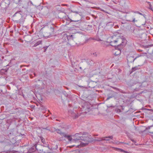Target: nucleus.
Returning <instances> with one entry per match:
<instances>
[{
  "label": "nucleus",
  "instance_id": "nucleus-1",
  "mask_svg": "<svg viewBox=\"0 0 153 153\" xmlns=\"http://www.w3.org/2000/svg\"><path fill=\"white\" fill-rule=\"evenodd\" d=\"M125 16L127 21L133 23L137 22L138 20V16L135 14V11H132L131 12H126Z\"/></svg>",
  "mask_w": 153,
  "mask_h": 153
},
{
  "label": "nucleus",
  "instance_id": "nucleus-2",
  "mask_svg": "<svg viewBox=\"0 0 153 153\" xmlns=\"http://www.w3.org/2000/svg\"><path fill=\"white\" fill-rule=\"evenodd\" d=\"M86 135L85 134L80 132L79 133H76L74 135L72 136L73 137H71L72 136L69 135L71 139H68L70 143H76L78 142H81L82 136Z\"/></svg>",
  "mask_w": 153,
  "mask_h": 153
},
{
  "label": "nucleus",
  "instance_id": "nucleus-3",
  "mask_svg": "<svg viewBox=\"0 0 153 153\" xmlns=\"http://www.w3.org/2000/svg\"><path fill=\"white\" fill-rule=\"evenodd\" d=\"M83 133L85 134L84 135H82V138L80 146L82 147H84L88 145L89 142L91 141V139L88 137V133L85 132H84Z\"/></svg>",
  "mask_w": 153,
  "mask_h": 153
},
{
  "label": "nucleus",
  "instance_id": "nucleus-4",
  "mask_svg": "<svg viewBox=\"0 0 153 153\" xmlns=\"http://www.w3.org/2000/svg\"><path fill=\"white\" fill-rule=\"evenodd\" d=\"M116 36H112L110 38L111 39V41L109 42L110 45L115 47H118L121 46L122 45L121 43H118L119 40H121L120 39H116Z\"/></svg>",
  "mask_w": 153,
  "mask_h": 153
},
{
  "label": "nucleus",
  "instance_id": "nucleus-5",
  "mask_svg": "<svg viewBox=\"0 0 153 153\" xmlns=\"http://www.w3.org/2000/svg\"><path fill=\"white\" fill-rule=\"evenodd\" d=\"M49 25H51V26H50L46 27L45 30L44 32L43 36L45 37H49L53 32L55 25H52L51 23H49Z\"/></svg>",
  "mask_w": 153,
  "mask_h": 153
},
{
  "label": "nucleus",
  "instance_id": "nucleus-6",
  "mask_svg": "<svg viewBox=\"0 0 153 153\" xmlns=\"http://www.w3.org/2000/svg\"><path fill=\"white\" fill-rule=\"evenodd\" d=\"M50 148L49 146L48 147L43 146V148L42 149H40L39 147V152L40 153H50Z\"/></svg>",
  "mask_w": 153,
  "mask_h": 153
},
{
  "label": "nucleus",
  "instance_id": "nucleus-7",
  "mask_svg": "<svg viewBox=\"0 0 153 153\" xmlns=\"http://www.w3.org/2000/svg\"><path fill=\"white\" fill-rule=\"evenodd\" d=\"M68 113L69 115L72 117L74 119L78 118L79 115L77 114V112L76 111H72L70 110L68 111Z\"/></svg>",
  "mask_w": 153,
  "mask_h": 153
},
{
  "label": "nucleus",
  "instance_id": "nucleus-8",
  "mask_svg": "<svg viewBox=\"0 0 153 153\" xmlns=\"http://www.w3.org/2000/svg\"><path fill=\"white\" fill-rule=\"evenodd\" d=\"M56 132L57 133L59 134L63 137H65L66 139L70 140L71 139L70 137L69 136V135H67L65 133L62 132L60 130L57 129Z\"/></svg>",
  "mask_w": 153,
  "mask_h": 153
},
{
  "label": "nucleus",
  "instance_id": "nucleus-9",
  "mask_svg": "<svg viewBox=\"0 0 153 153\" xmlns=\"http://www.w3.org/2000/svg\"><path fill=\"white\" fill-rule=\"evenodd\" d=\"M39 146H40V145L35 144L29 149V152H33L36 151V150L39 152Z\"/></svg>",
  "mask_w": 153,
  "mask_h": 153
},
{
  "label": "nucleus",
  "instance_id": "nucleus-10",
  "mask_svg": "<svg viewBox=\"0 0 153 153\" xmlns=\"http://www.w3.org/2000/svg\"><path fill=\"white\" fill-rule=\"evenodd\" d=\"M141 55H138V56H136L135 58L133 56H128L127 57V60L128 63H132L133 62L135 59L137 58L140 57Z\"/></svg>",
  "mask_w": 153,
  "mask_h": 153
},
{
  "label": "nucleus",
  "instance_id": "nucleus-11",
  "mask_svg": "<svg viewBox=\"0 0 153 153\" xmlns=\"http://www.w3.org/2000/svg\"><path fill=\"white\" fill-rule=\"evenodd\" d=\"M69 33H66L64 34L63 37L65 40H66V38L67 39L68 41H70L71 40H73V37L72 35H70L69 34Z\"/></svg>",
  "mask_w": 153,
  "mask_h": 153
},
{
  "label": "nucleus",
  "instance_id": "nucleus-12",
  "mask_svg": "<svg viewBox=\"0 0 153 153\" xmlns=\"http://www.w3.org/2000/svg\"><path fill=\"white\" fill-rule=\"evenodd\" d=\"M23 16L24 13H23L22 11L21 10H19L16 12V13L13 16L14 17L18 16L19 17V18L20 17L22 18Z\"/></svg>",
  "mask_w": 153,
  "mask_h": 153
},
{
  "label": "nucleus",
  "instance_id": "nucleus-13",
  "mask_svg": "<svg viewBox=\"0 0 153 153\" xmlns=\"http://www.w3.org/2000/svg\"><path fill=\"white\" fill-rule=\"evenodd\" d=\"M103 140L109 141V143H113L114 142L110 141V140H112L113 137L112 136L103 137Z\"/></svg>",
  "mask_w": 153,
  "mask_h": 153
},
{
  "label": "nucleus",
  "instance_id": "nucleus-14",
  "mask_svg": "<svg viewBox=\"0 0 153 153\" xmlns=\"http://www.w3.org/2000/svg\"><path fill=\"white\" fill-rule=\"evenodd\" d=\"M115 48L116 51L114 52V54L115 56H117L121 53L120 46V47H115Z\"/></svg>",
  "mask_w": 153,
  "mask_h": 153
},
{
  "label": "nucleus",
  "instance_id": "nucleus-15",
  "mask_svg": "<svg viewBox=\"0 0 153 153\" xmlns=\"http://www.w3.org/2000/svg\"><path fill=\"white\" fill-rule=\"evenodd\" d=\"M96 85V83L95 82L91 81L88 84V87L92 88H94Z\"/></svg>",
  "mask_w": 153,
  "mask_h": 153
},
{
  "label": "nucleus",
  "instance_id": "nucleus-16",
  "mask_svg": "<svg viewBox=\"0 0 153 153\" xmlns=\"http://www.w3.org/2000/svg\"><path fill=\"white\" fill-rule=\"evenodd\" d=\"M40 138L43 144L41 145L43 146L48 147V146H49L48 144V142H46L45 138L42 137H40Z\"/></svg>",
  "mask_w": 153,
  "mask_h": 153
},
{
  "label": "nucleus",
  "instance_id": "nucleus-17",
  "mask_svg": "<svg viewBox=\"0 0 153 153\" xmlns=\"http://www.w3.org/2000/svg\"><path fill=\"white\" fill-rule=\"evenodd\" d=\"M114 91L112 92L111 93H109L107 95V97L106 100H108L111 98L114 97Z\"/></svg>",
  "mask_w": 153,
  "mask_h": 153
},
{
  "label": "nucleus",
  "instance_id": "nucleus-18",
  "mask_svg": "<svg viewBox=\"0 0 153 153\" xmlns=\"http://www.w3.org/2000/svg\"><path fill=\"white\" fill-rule=\"evenodd\" d=\"M140 68V66L138 65L134 67H133L132 68L131 70L130 71V74H132L133 72L139 69Z\"/></svg>",
  "mask_w": 153,
  "mask_h": 153
},
{
  "label": "nucleus",
  "instance_id": "nucleus-19",
  "mask_svg": "<svg viewBox=\"0 0 153 153\" xmlns=\"http://www.w3.org/2000/svg\"><path fill=\"white\" fill-rule=\"evenodd\" d=\"M112 148H113L114 149H115L117 151H120L121 152H123L124 153H131L130 152H128L125 151V150H123V149H121L118 148L114 147H113Z\"/></svg>",
  "mask_w": 153,
  "mask_h": 153
},
{
  "label": "nucleus",
  "instance_id": "nucleus-20",
  "mask_svg": "<svg viewBox=\"0 0 153 153\" xmlns=\"http://www.w3.org/2000/svg\"><path fill=\"white\" fill-rule=\"evenodd\" d=\"M79 152L78 150L76 149L74 150H72L69 151L68 153H78Z\"/></svg>",
  "mask_w": 153,
  "mask_h": 153
},
{
  "label": "nucleus",
  "instance_id": "nucleus-21",
  "mask_svg": "<svg viewBox=\"0 0 153 153\" xmlns=\"http://www.w3.org/2000/svg\"><path fill=\"white\" fill-rule=\"evenodd\" d=\"M97 139H95L94 140L95 141H100L103 140V138H96Z\"/></svg>",
  "mask_w": 153,
  "mask_h": 153
},
{
  "label": "nucleus",
  "instance_id": "nucleus-22",
  "mask_svg": "<svg viewBox=\"0 0 153 153\" xmlns=\"http://www.w3.org/2000/svg\"><path fill=\"white\" fill-rule=\"evenodd\" d=\"M135 14H136V13H137L138 14L141 15L143 16L145 18H146V15L145 14H142L139 11H135Z\"/></svg>",
  "mask_w": 153,
  "mask_h": 153
},
{
  "label": "nucleus",
  "instance_id": "nucleus-23",
  "mask_svg": "<svg viewBox=\"0 0 153 153\" xmlns=\"http://www.w3.org/2000/svg\"><path fill=\"white\" fill-rule=\"evenodd\" d=\"M42 41H38L36 43H35L34 45V47H36L38 45L41 44L42 43Z\"/></svg>",
  "mask_w": 153,
  "mask_h": 153
},
{
  "label": "nucleus",
  "instance_id": "nucleus-24",
  "mask_svg": "<svg viewBox=\"0 0 153 153\" xmlns=\"http://www.w3.org/2000/svg\"><path fill=\"white\" fill-rule=\"evenodd\" d=\"M83 109H85V110L86 111L84 112L87 113V112H89V110L90 109V108L86 107L85 108V106L83 107Z\"/></svg>",
  "mask_w": 153,
  "mask_h": 153
},
{
  "label": "nucleus",
  "instance_id": "nucleus-25",
  "mask_svg": "<svg viewBox=\"0 0 153 153\" xmlns=\"http://www.w3.org/2000/svg\"><path fill=\"white\" fill-rule=\"evenodd\" d=\"M88 63L89 65H91L93 64L94 62L93 61L89 60V61H88Z\"/></svg>",
  "mask_w": 153,
  "mask_h": 153
},
{
  "label": "nucleus",
  "instance_id": "nucleus-26",
  "mask_svg": "<svg viewBox=\"0 0 153 153\" xmlns=\"http://www.w3.org/2000/svg\"><path fill=\"white\" fill-rule=\"evenodd\" d=\"M94 38H92V37H90L89 38H88L87 39H86V40H85V41L86 42H88L91 40H94Z\"/></svg>",
  "mask_w": 153,
  "mask_h": 153
},
{
  "label": "nucleus",
  "instance_id": "nucleus-27",
  "mask_svg": "<svg viewBox=\"0 0 153 153\" xmlns=\"http://www.w3.org/2000/svg\"><path fill=\"white\" fill-rule=\"evenodd\" d=\"M106 25L107 26L111 25V26H113V24L112 22H110L107 23Z\"/></svg>",
  "mask_w": 153,
  "mask_h": 153
},
{
  "label": "nucleus",
  "instance_id": "nucleus-28",
  "mask_svg": "<svg viewBox=\"0 0 153 153\" xmlns=\"http://www.w3.org/2000/svg\"><path fill=\"white\" fill-rule=\"evenodd\" d=\"M22 0H17L16 3L19 4H22Z\"/></svg>",
  "mask_w": 153,
  "mask_h": 153
},
{
  "label": "nucleus",
  "instance_id": "nucleus-29",
  "mask_svg": "<svg viewBox=\"0 0 153 153\" xmlns=\"http://www.w3.org/2000/svg\"><path fill=\"white\" fill-rule=\"evenodd\" d=\"M148 58H150L151 59L153 60V54H150L149 55H148Z\"/></svg>",
  "mask_w": 153,
  "mask_h": 153
},
{
  "label": "nucleus",
  "instance_id": "nucleus-30",
  "mask_svg": "<svg viewBox=\"0 0 153 153\" xmlns=\"http://www.w3.org/2000/svg\"><path fill=\"white\" fill-rule=\"evenodd\" d=\"M56 130H57V129H56L55 128H52L51 129V130H50L49 131H50L51 132H54L55 131H56Z\"/></svg>",
  "mask_w": 153,
  "mask_h": 153
},
{
  "label": "nucleus",
  "instance_id": "nucleus-31",
  "mask_svg": "<svg viewBox=\"0 0 153 153\" xmlns=\"http://www.w3.org/2000/svg\"><path fill=\"white\" fill-rule=\"evenodd\" d=\"M69 19L70 20L71 22H78L79 21V20L78 19Z\"/></svg>",
  "mask_w": 153,
  "mask_h": 153
},
{
  "label": "nucleus",
  "instance_id": "nucleus-32",
  "mask_svg": "<svg viewBox=\"0 0 153 153\" xmlns=\"http://www.w3.org/2000/svg\"><path fill=\"white\" fill-rule=\"evenodd\" d=\"M121 93L123 94H126L127 93L126 92H125V91H123V90L121 89H119L118 90Z\"/></svg>",
  "mask_w": 153,
  "mask_h": 153
},
{
  "label": "nucleus",
  "instance_id": "nucleus-33",
  "mask_svg": "<svg viewBox=\"0 0 153 153\" xmlns=\"http://www.w3.org/2000/svg\"><path fill=\"white\" fill-rule=\"evenodd\" d=\"M21 18L20 19H19V20H15V22L17 23H21Z\"/></svg>",
  "mask_w": 153,
  "mask_h": 153
},
{
  "label": "nucleus",
  "instance_id": "nucleus-34",
  "mask_svg": "<svg viewBox=\"0 0 153 153\" xmlns=\"http://www.w3.org/2000/svg\"><path fill=\"white\" fill-rule=\"evenodd\" d=\"M95 40H96L97 41H102V40L101 39L99 38H97L95 39H94Z\"/></svg>",
  "mask_w": 153,
  "mask_h": 153
},
{
  "label": "nucleus",
  "instance_id": "nucleus-35",
  "mask_svg": "<svg viewBox=\"0 0 153 153\" xmlns=\"http://www.w3.org/2000/svg\"><path fill=\"white\" fill-rule=\"evenodd\" d=\"M115 111L117 112H121V110L119 108H117L115 110Z\"/></svg>",
  "mask_w": 153,
  "mask_h": 153
},
{
  "label": "nucleus",
  "instance_id": "nucleus-36",
  "mask_svg": "<svg viewBox=\"0 0 153 153\" xmlns=\"http://www.w3.org/2000/svg\"><path fill=\"white\" fill-rule=\"evenodd\" d=\"M48 47V46H45V47H43V48L44 50V52H45L46 51Z\"/></svg>",
  "mask_w": 153,
  "mask_h": 153
},
{
  "label": "nucleus",
  "instance_id": "nucleus-37",
  "mask_svg": "<svg viewBox=\"0 0 153 153\" xmlns=\"http://www.w3.org/2000/svg\"><path fill=\"white\" fill-rule=\"evenodd\" d=\"M4 71V70L3 69H1V71H0V74H1V73H3Z\"/></svg>",
  "mask_w": 153,
  "mask_h": 153
},
{
  "label": "nucleus",
  "instance_id": "nucleus-38",
  "mask_svg": "<svg viewBox=\"0 0 153 153\" xmlns=\"http://www.w3.org/2000/svg\"><path fill=\"white\" fill-rule=\"evenodd\" d=\"M93 55H94V56H97V54H96V53H93Z\"/></svg>",
  "mask_w": 153,
  "mask_h": 153
},
{
  "label": "nucleus",
  "instance_id": "nucleus-39",
  "mask_svg": "<svg viewBox=\"0 0 153 153\" xmlns=\"http://www.w3.org/2000/svg\"><path fill=\"white\" fill-rule=\"evenodd\" d=\"M131 140L134 143H136V141H134L133 139H131Z\"/></svg>",
  "mask_w": 153,
  "mask_h": 153
},
{
  "label": "nucleus",
  "instance_id": "nucleus-40",
  "mask_svg": "<svg viewBox=\"0 0 153 153\" xmlns=\"http://www.w3.org/2000/svg\"><path fill=\"white\" fill-rule=\"evenodd\" d=\"M44 129H45V130H50L49 129H48V127L44 128Z\"/></svg>",
  "mask_w": 153,
  "mask_h": 153
},
{
  "label": "nucleus",
  "instance_id": "nucleus-41",
  "mask_svg": "<svg viewBox=\"0 0 153 153\" xmlns=\"http://www.w3.org/2000/svg\"><path fill=\"white\" fill-rule=\"evenodd\" d=\"M79 146V145H74L72 146Z\"/></svg>",
  "mask_w": 153,
  "mask_h": 153
},
{
  "label": "nucleus",
  "instance_id": "nucleus-42",
  "mask_svg": "<svg viewBox=\"0 0 153 153\" xmlns=\"http://www.w3.org/2000/svg\"><path fill=\"white\" fill-rule=\"evenodd\" d=\"M142 25H145L144 27H146V25L145 24H142Z\"/></svg>",
  "mask_w": 153,
  "mask_h": 153
},
{
  "label": "nucleus",
  "instance_id": "nucleus-43",
  "mask_svg": "<svg viewBox=\"0 0 153 153\" xmlns=\"http://www.w3.org/2000/svg\"><path fill=\"white\" fill-rule=\"evenodd\" d=\"M149 133H150L152 134V135L153 136V132H149Z\"/></svg>",
  "mask_w": 153,
  "mask_h": 153
},
{
  "label": "nucleus",
  "instance_id": "nucleus-44",
  "mask_svg": "<svg viewBox=\"0 0 153 153\" xmlns=\"http://www.w3.org/2000/svg\"><path fill=\"white\" fill-rule=\"evenodd\" d=\"M147 3H149V5H151V4H150V2H147Z\"/></svg>",
  "mask_w": 153,
  "mask_h": 153
},
{
  "label": "nucleus",
  "instance_id": "nucleus-45",
  "mask_svg": "<svg viewBox=\"0 0 153 153\" xmlns=\"http://www.w3.org/2000/svg\"><path fill=\"white\" fill-rule=\"evenodd\" d=\"M74 12L77 13L78 14V13H79V12Z\"/></svg>",
  "mask_w": 153,
  "mask_h": 153
},
{
  "label": "nucleus",
  "instance_id": "nucleus-46",
  "mask_svg": "<svg viewBox=\"0 0 153 153\" xmlns=\"http://www.w3.org/2000/svg\"><path fill=\"white\" fill-rule=\"evenodd\" d=\"M34 76H36V74H35V73H34Z\"/></svg>",
  "mask_w": 153,
  "mask_h": 153
},
{
  "label": "nucleus",
  "instance_id": "nucleus-47",
  "mask_svg": "<svg viewBox=\"0 0 153 153\" xmlns=\"http://www.w3.org/2000/svg\"><path fill=\"white\" fill-rule=\"evenodd\" d=\"M134 128H135V129H137V128H136L135 127V126H134Z\"/></svg>",
  "mask_w": 153,
  "mask_h": 153
},
{
  "label": "nucleus",
  "instance_id": "nucleus-48",
  "mask_svg": "<svg viewBox=\"0 0 153 153\" xmlns=\"http://www.w3.org/2000/svg\"><path fill=\"white\" fill-rule=\"evenodd\" d=\"M147 28L149 29V27H147Z\"/></svg>",
  "mask_w": 153,
  "mask_h": 153
},
{
  "label": "nucleus",
  "instance_id": "nucleus-49",
  "mask_svg": "<svg viewBox=\"0 0 153 153\" xmlns=\"http://www.w3.org/2000/svg\"><path fill=\"white\" fill-rule=\"evenodd\" d=\"M38 81H40V80H39V79H38Z\"/></svg>",
  "mask_w": 153,
  "mask_h": 153
},
{
  "label": "nucleus",
  "instance_id": "nucleus-50",
  "mask_svg": "<svg viewBox=\"0 0 153 153\" xmlns=\"http://www.w3.org/2000/svg\"><path fill=\"white\" fill-rule=\"evenodd\" d=\"M77 15H75V16H76Z\"/></svg>",
  "mask_w": 153,
  "mask_h": 153
},
{
  "label": "nucleus",
  "instance_id": "nucleus-51",
  "mask_svg": "<svg viewBox=\"0 0 153 153\" xmlns=\"http://www.w3.org/2000/svg\"><path fill=\"white\" fill-rule=\"evenodd\" d=\"M125 144H127V143H125Z\"/></svg>",
  "mask_w": 153,
  "mask_h": 153
},
{
  "label": "nucleus",
  "instance_id": "nucleus-52",
  "mask_svg": "<svg viewBox=\"0 0 153 153\" xmlns=\"http://www.w3.org/2000/svg\"><path fill=\"white\" fill-rule=\"evenodd\" d=\"M1 85H3V84H1Z\"/></svg>",
  "mask_w": 153,
  "mask_h": 153
},
{
  "label": "nucleus",
  "instance_id": "nucleus-53",
  "mask_svg": "<svg viewBox=\"0 0 153 153\" xmlns=\"http://www.w3.org/2000/svg\"><path fill=\"white\" fill-rule=\"evenodd\" d=\"M122 24H123V22H122Z\"/></svg>",
  "mask_w": 153,
  "mask_h": 153
},
{
  "label": "nucleus",
  "instance_id": "nucleus-54",
  "mask_svg": "<svg viewBox=\"0 0 153 153\" xmlns=\"http://www.w3.org/2000/svg\"><path fill=\"white\" fill-rule=\"evenodd\" d=\"M120 143H123V142H121Z\"/></svg>",
  "mask_w": 153,
  "mask_h": 153
}]
</instances>
